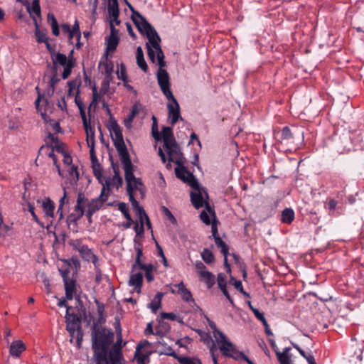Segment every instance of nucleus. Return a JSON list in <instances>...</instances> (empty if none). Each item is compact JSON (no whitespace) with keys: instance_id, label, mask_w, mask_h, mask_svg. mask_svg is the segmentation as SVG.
Segmentation results:
<instances>
[{"instance_id":"f257e3e1","label":"nucleus","mask_w":364,"mask_h":364,"mask_svg":"<svg viewBox=\"0 0 364 364\" xmlns=\"http://www.w3.org/2000/svg\"><path fill=\"white\" fill-rule=\"evenodd\" d=\"M156 53L158 65L159 66L156 73L157 81L164 95L168 101L171 102L167 104V109L168 117L171 118V123L172 125H173L179 119L182 120L183 118L180 114L179 105L170 88L171 82L169 75L168 72L164 69V68L166 65V61L164 60V54L162 50L156 52Z\"/></svg>"},{"instance_id":"f03ea898","label":"nucleus","mask_w":364,"mask_h":364,"mask_svg":"<svg viewBox=\"0 0 364 364\" xmlns=\"http://www.w3.org/2000/svg\"><path fill=\"white\" fill-rule=\"evenodd\" d=\"M91 336L95 363L107 364L108 350L114 341V332L94 323Z\"/></svg>"},{"instance_id":"7ed1b4c3","label":"nucleus","mask_w":364,"mask_h":364,"mask_svg":"<svg viewBox=\"0 0 364 364\" xmlns=\"http://www.w3.org/2000/svg\"><path fill=\"white\" fill-rule=\"evenodd\" d=\"M135 15L136 17L135 18H133L132 21L137 28L139 32L142 35H146L149 39V43L146 44L147 55L149 60L152 63H154L156 52L161 50L159 44L161 38L156 31L140 13H137Z\"/></svg>"},{"instance_id":"20e7f679","label":"nucleus","mask_w":364,"mask_h":364,"mask_svg":"<svg viewBox=\"0 0 364 364\" xmlns=\"http://www.w3.org/2000/svg\"><path fill=\"white\" fill-rule=\"evenodd\" d=\"M107 128L119 156L128 154L129 152L123 138L122 129L114 117H110Z\"/></svg>"},{"instance_id":"39448f33","label":"nucleus","mask_w":364,"mask_h":364,"mask_svg":"<svg viewBox=\"0 0 364 364\" xmlns=\"http://www.w3.org/2000/svg\"><path fill=\"white\" fill-rule=\"evenodd\" d=\"M117 341L113 344L111 349L108 350L107 364H125L122 354V329L119 326L116 328ZM126 343H124V346Z\"/></svg>"},{"instance_id":"423d86ee","label":"nucleus","mask_w":364,"mask_h":364,"mask_svg":"<svg viewBox=\"0 0 364 364\" xmlns=\"http://www.w3.org/2000/svg\"><path fill=\"white\" fill-rule=\"evenodd\" d=\"M191 188V200L193 205L196 208L199 209L205 205L206 208L215 216V212L210 208L208 202L204 201V197H208L206 189L201 187L200 183H188Z\"/></svg>"},{"instance_id":"0eeeda50","label":"nucleus","mask_w":364,"mask_h":364,"mask_svg":"<svg viewBox=\"0 0 364 364\" xmlns=\"http://www.w3.org/2000/svg\"><path fill=\"white\" fill-rule=\"evenodd\" d=\"M163 147L168 156L167 159L166 154L163 151V149L161 148L159 149V155L163 163L165 164L167 161H168V162L175 163L185 159L181 151V148L176 140H173L169 142L168 145L164 144Z\"/></svg>"},{"instance_id":"6e6552de","label":"nucleus","mask_w":364,"mask_h":364,"mask_svg":"<svg viewBox=\"0 0 364 364\" xmlns=\"http://www.w3.org/2000/svg\"><path fill=\"white\" fill-rule=\"evenodd\" d=\"M221 343L218 345L223 355L235 360L242 359L247 363L250 360L247 355L236 348V346L228 339L225 334H221Z\"/></svg>"},{"instance_id":"1a4fd4ad","label":"nucleus","mask_w":364,"mask_h":364,"mask_svg":"<svg viewBox=\"0 0 364 364\" xmlns=\"http://www.w3.org/2000/svg\"><path fill=\"white\" fill-rule=\"evenodd\" d=\"M53 69L56 70V65L58 64L63 67V71L62 73V78L65 80L69 77L72 73V70L75 65V59L70 58L67 59V56L65 54L58 53L55 56L52 58Z\"/></svg>"},{"instance_id":"9d476101","label":"nucleus","mask_w":364,"mask_h":364,"mask_svg":"<svg viewBox=\"0 0 364 364\" xmlns=\"http://www.w3.org/2000/svg\"><path fill=\"white\" fill-rule=\"evenodd\" d=\"M103 187L101 190V193L99 197L93 199L89 204L88 208L95 213L99 210L102 205L107 200L108 196L109 194V187L115 183H102Z\"/></svg>"},{"instance_id":"9b49d317","label":"nucleus","mask_w":364,"mask_h":364,"mask_svg":"<svg viewBox=\"0 0 364 364\" xmlns=\"http://www.w3.org/2000/svg\"><path fill=\"white\" fill-rule=\"evenodd\" d=\"M59 271L64 282L66 299L72 300L76 292V282L69 277L70 271L68 269H60Z\"/></svg>"},{"instance_id":"f8f14e48","label":"nucleus","mask_w":364,"mask_h":364,"mask_svg":"<svg viewBox=\"0 0 364 364\" xmlns=\"http://www.w3.org/2000/svg\"><path fill=\"white\" fill-rule=\"evenodd\" d=\"M185 162L186 159L175 162L176 164L175 168L176 176L182 180L183 182H197L193 174L184 166Z\"/></svg>"},{"instance_id":"ddd939ff","label":"nucleus","mask_w":364,"mask_h":364,"mask_svg":"<svg viewBox=\"0 0 364 364\" xmlns=\"http://www.w3.org/2000/svg\"><path fill=\"white\" fill-rule=\"evenodd\" d=\"M119 157L124 166L126 182H140L139 179L136 178L133 173L132 164L129 153L124 155H121Z\"/></svg>"},{"instance_id":"4468645a","label":"nucleus","mask_w":364,"mask_h":364,"mask_svg":"<svg viewBox=\"0 0 364 364\" xmlns=\"http://www.w3.org/2000/svg\"><path fill=\"white\" fill-rule=\"evenodd\" d=\"M66 329L69 332L71 337L70 342L73 341V338H75L76 346L78 348H80L81 347L83 338V332L82 330L81 324L77 325L75 323H67Z\"/></svg>"},{"instance_id":"2eb2a0df","label":"nucleus","mask_w":364,"mask_h":364,"mask_svg":"<svg viewBox=\"0 0 364 364\" xmlns=\"http://www.w3.org/2000/svg\"><path fill=\"white\" fill-rule=\"evenodd\" d=\"M144 183H127V191L129 198V200L132 205L134 210L136 211L139 218H141V215H145V210L139 205V202L136 200V197L134 196L132 193V188L131 186L133 185H143Z\"/></svg>"},{"instance_id":"dca6fc26","label":"nucleus","mask_w":364,"mask_h":364,"mask_svg":"<svg viewBox=\"0 0 364 364\" xmlns=\"http://www.w3.org/2000/svg\"><path fill=\"white\" fill-rule=\"evenodd\" d=\"M47 139L50 141V149L53 151H57L59 154H65L66 151V145L63 142L60 141L58 136L55 134L49 133L47 136Z\"/></svg>"},{"instance_id":"f3484780","label":"nucleus","mask_w":364,"mask_h":364,"mask_svg":"<svg viewBox=\"0 0 364 364\" xmlns=\"http://www.w3.org/2000/svg\"><path fill=\"white\" fill-rule=\"evenodd\" d=\"M83 127L86 132V141L90 150H95V129L90 125L87 119L82 120Z\"/></svg>"},{"instance_id":"a211bd4d","label":"nucleus","mask_w":364,"mask_h":364,"mask_svg":"<svg viewBox=\"0 0 364 364\" xmlns=\"http://www.w3.org/2000/svg\"><path fill=\"white\" fill-rule=\"evenodd\" d=\"M90 154L93 173L95 176L96 178L99 181V182H102L101 178L102 176V169L100 163L98 162L95 151L90 150Z\"/></svg>"},{"instance_id":"6ab92c4d","label":"nucleus","mask_w":364,"mask_h":364,"mask_svg":"<svg viewBox=\"0 0 364 364\" xmlns=\"http://www.w3.org/2000/svg\"><path fill=\"white\" fill-rule=\"evenodd\" d=\"M143 284V274L141 272H131L129 280V285L134 287L137 293L141 291Z\"/></svg>"},{"instance_id":"aec40b11","label":"nucleus","mask_w":364,"mask_h":364,"mask_svg":"<svg viewBox=\"0 0 364 364\" xmlns=\"http://www.w3.org/2000/svg\"><path fill=\"white\" fill-rule=\"evenodd\" d=\"M26 349V345L21 340H16L11 343L9 353L12 357L18 358Z\"/></svg>"},{"instance_id":"412c9836","label":"nucleus","mask_w":364,"mask_h":364,"mask_svg":"<svg viewBox=\"0 0 364 364\" xmlns=\"http://www.w3.org/2000/svg\"><path fill=\"white\" fill-rule=\"evenodd\" d=\"M175 287L178 289L177 291L174 289L171 290L173 294L177 293L181 295L183 300L185 301H193V296L191 292L186 288L183 282H181L179 284L175 285Z\"/></svg>"},{"instance_id":"4be33fe9","label":"nucleus","mask_w":364,"mask_h":364,"mask_svg":"<svg viewBox=\"0 0 364 364\" xmlns=\"http://www.w3.org/2000/svg\"><path fill=\"white\" fill-rule=\"evenodd\" d=\"M134 250L136 252V257L134 263L132 264V272H135V271L138 270V267L144 264L141 261V257L143 255L142 245L139 241V240L136 238L134 239Z\"/></svg>"},{"instance_id":"5701e85b","label":"nucleus","mask_w":364,"mask_h":364,"mask_svg":"<svg viewBox=\"0 0 364 364\" xmlns=\"http://www.w3.org/2000/svg\"><path fill=\"white\" fill-rule=\"evenodd\" d=\"M217 282L218 287L220 289L221 291L224 294V296L227 298V299L230 302V304L233 306L234 301L230 295L229 294L227 290V284H226V278L224 274L219 273L217 277Z\"/></svg>"},{"instance_id":"b1692460","label":"nucleus","mask_w":364,"mask_h":364,"mask_svg":"<svg viewBox=\"0 0 364 364\" xmlns=\"http://www.w3.org/2000/svg\"><path fill=\"white\" fill-rule=\"evenodd\" d=\"M291 350L290 347L285 348L282 352H277V357L280 364H294L291 359V355L289 352Z\"/></svg>"},{"instance_id":"393cba45","label":"nucleus","mask_w":364,"mask_h":364,"mask_svg":"<svg viewBox=\"0 0 364 364\" xmlns=\"http://www.w3.org/2000/svg\"><path fill=\"white\" fill-rule=\"evenodd\" d=\"M151 354V351H141V350L136 348L134 359L137 364H146L149 362V356Z\"/></svg>"},{"instance_id":"a878e982","label":"nucleus","mask_w":364,"mask_h":364,"mask_svg":"<svg viewBox=\"0 0 364 364\" xmlns=\"http://www.w3.org/2000/svg\"><path fill=\"white\" fill-rule=\"evenodd\" d=\"M166 355L173 356L181 364H202L200 360L198 358L186 356H178L174 351L170 353H166Z\"/></svg>"},{"instance_id":"bb28decb","label":"nucleus","mask_w":364,"mask_h":364,"mask_svg":"<svg viewBox=\"0 0 364 364\" xmlns=\"http://www.w3.org/2000/svg\"><path fill=\"white\" fill-rule=\"evenodd\" d=\"M199 277L200 280L205 284L208 289H210L215 284V277L209 271L202 272Z\"/></svg>"},{"instance_id":"cd10ccee","label":"nucleus","mask_w":364,"mask_h":364,"mask_svg":"<svg viewBox=\"0 0 364 364\" xmlns=\"http://www.w3.org/2000/svg\"><path fill=\"white\" fill-rule=\"evenodd\" d=\"M41 205L44 213L48 217L53 218L54 216L55 205L49 198H44L42 200Z\"/></svg>"},{"instance_id":"c85d7f7f","label":"nucleus","mask_w":364,"mask_h":364,"mask_svg":"<svg viewBox=\"0 0 364 364\" xmlns=\"http://www.w3.org/2000/svg\"><path fill=\"white\" fill-rule=\"evenodd\" d=\"M45 151L46 154L48 156L49 158L52 159L54 165L56 166L59 174H60V165L58 164L57 156L55 155L53 150L50 149V146L47 144L46 146L43 145L39 151L38 154H41L42 152Z\"/></svg>"},{"instance_id":"c756f323","label":"nucleus","mask_w":364,"mask_h":364,"mask_svg":"<svg viewBox=\"0 0 364 364\" xmlns=\"http://www.w3.org/2000/svg\"><path fill=\"white\" fill-rule=\"evenodd\" d=\"M60 79L58 77L56 70H55L53 74L50 78L48 82V87L46 90V93L48 97H52L55 90L56 85L60 82Z\"/></svg>"},{"instance_id":"7c9ffc66","label":"nucleus","mask_w":364,"mask_h":364,"mask_svg":"<svg viewBox=\"0 0 364 364\" xmlns=\"http://www.w3.org/2000/svg\"><path fill=\"white\" fill-rule=\"evenodd\" d=\"M109 86V82L102 85V87L100 90V93H98L97 88L95 85L92 87V100L90 106L92 104H97L101 97V95H105L107 91V87Z\"/></svg>"},{"instance_id":"2f4dec72","label":"nucleus","mask_w":364,"mask_h":364,"mask_svg":"<svg viewBox=\"0 0 364 364\" xmlns=\"http://www.w3.org/2000/svg\"><path fill=\"white\" fill-rule=\"evenodd\" d=\"M161 137L164 141V144H168L169 142L172 141L173 140H176L173 129L171 127H164L161 132Z\"/></svg>"},{"instance_id":"473e14b6","label":"nucleus","mask_w":364,"mask_h":364,"mask_svg":"<svg viewBox=\"0 0 364 364\" xmlns=\"http://www.w3.org/2000/svg\"><path fill=\"white\" fill-rule=\"evenodd\" d=\"M136 63L138 66L145 73L148 71V65L144 58V53L140 46L136 49Z\"/></svg>"},{"instance_id":"72a5a7b5","label":"nucleus","mask_w":364,"mask_h":364,"mask_svg":"<svg viewBox=\"0 0 364 364\" xmlns=\"http://www.w3.org/2000/svg\"><path fill=\"white\" fill-rule=\"evenodd\" d=\"M75 102L76 105L77 106V107L79 109L82 120L86 119L87 117H86V113H85V105L83 104V102H82V99H81V97L80 96V90H79V89L77 90V92H76V94H75Z\"/></svg>"},{"instance_id":"f704fd0d","label":"nucleus","mask_w":364,"mask_h":364,"mask_svg":"<svg viewBox=\"0 0 364 364\" xmlns=\"http://www.w3.org/2000/svg\"><path fill=\"white\" fill-rule=\"evenodd\" d=\"M107 12L109 16L117 17L119 14V4L117 0H107Z\"/></svg>"},{"instance_id":"c9c22d12","label":"nucleus","mask_w":364,"mask_h":364,"mask_svg":"<svg viewBox=\"0 0 364 364\" xmlns=\"http://www.w3.org/2000/svg\"><path fill=\"white\" fill-rule=\"evenodd\" d=\"M138 269L144 270L145 277L148 282H151L154 280V277L153 275L154 265L152 264H145L138 267Z\"/></svg>"},{"instance_id":"e433bc0d","label":"nucleus","mask_w":364,"mask_h":364,"mask_svg":"<svg viewBox=\"0 0 364 364\" xmlns=\"http://www.w3.org/2000/svg\"><path fill=\"white\" fill-rule=\"evenodd\" d=\"M164 294L161 292H158L153 301L150 303L149 307L151 309L153 313L156 314L159 309L161 308V299Z\"/></svg>"},{"instance_id":"4c0bfd02","label":"nucleus","mask_w":364,"mask_h":364,"mask_svg":"<svg viewBox=\"0 0 364 364\" xmlns=\"http://www.w3.org/2000/svg\"><path fill=\"white\" fill-rule=\"evenodd\" d=\"M41 116H42L43 119L46 122H49L50 125L52 127L53 130L55 132V134L62 132V129H61V127L60 126V123L58 122L55 121V119H50L48 120V117L44 112H41Z\"/></svg>"},{"instance_id":"58836bf2","label":"nucleus","mask_w":364,"mask_h":364,"mask_svg":"<svg viewBox=\"0 0 364 364\" xmlns=\"http://www.w3.org/2000/svg\"><path fill=\"white\" fill-rule=\"evenodd\" d=\"M294 219V212L291 208H285L282 212V221L285 223H291Z\"/></svg>"},{"instance_id":"ea45409f","label":"nucleus","mask_w":364,"mask_h":364,"mask_svg":"<svg viewBox=\"0 0 364 364\" xmlns=\"http://www.w3.org/2000/svg\"><path fill=\"white\" fill-rule=\"evenodd\" d=\"M119 41V37H114L113 36H109V38L107 40L106 51L114 52L117 49Z\"/></svg>"},{"instance_id":"a19ab883","label":"nucleus","mask_w":364,"mask_h":364,"mask_svg":"<svg viewBox=\"0 0 364 364\" xmlns=\"http://www.w3.org/2000/svg\"><path fill=\"white\" fill-rule=\"evenodd\" d=\"M215 243L218 248H220V252L225 257H228L229 247L228 245L220 237H215Z\"/></svg>"},{"instance_id":"79ce46f5","label":"nucleus","mask_w":364,"mask_h":364,"mask_svg":"<svg viewBox=\"0 0 364 364\" xmlns=\"http://www.w3.org/2000/svg\"><path fill=\"white\" fill-rule=\"evenodd\" d=\"M200 255L203 260L208 264H213L215 262V256L213 253L207 248L203 250Z\"/></svg>"},{"instance_id":"37998d69","label":"nucleus","mask_w":364,"mask_h":364,"mask_svg":"<svg viewBox=\"0 0 364 364\" xmlns=\"http://www.w3.org/2000/svg\"><path fill=\"white\" fill-rule=\"evenodd\" d=\"M70 309H71V307H68V309L66 310V316H65L66 324L67 323H75L77 325L80 324V319L78 317V316L75 313L70 314L69 311H70Z\"/></svg>"},{"instance_id":"c03bdc74","label":"nucleus","mask_w":364,"mask_h":364,"mask_svg":"<svg viewBox=\"0 0 364 364\" xmlns=\"http://www.w3.org/2000/svg\"><path fill=\"white\" fill-rule=\"evenodd\" d=\"M132 188V193L134 197L140 196L143 198L145 196V187L144 183L143 185H133L131 186Z\"/></svg>"},{"instance_id":"a18cd8bd","label":"nucleus","mask_w":364,"mask_h":364,"mask_svg":"<svg viewBox=\"0 0 364 364\" xmlns=\"http://www.w3.org/2000/svg\"><path fill=\"white\" fill-rule=\"evenodd\" d=\"M81 257L87 261L90 262L91 257H93V252L91 249L88 247L87 245H85L84 247L79 252Z\"/></svg>"},{"instance_id":"49530a36","label":"nucleus","mask_w":364,"mask_h":364,"mask_svg":"<svg viewBox=\"0 0 364 364\" xmlns=\"http://www.w3.org/2000/svg\"><path fill=\"white\" fill-rule=\"evenodd\" d=\"M141 107V105L140 103H135L132 107L131 112L129 113L128 118L127 119V122H132L135 117L138 114L140 108Z\"/></svg>"},{"instance_id":"de8ad7c7","label":"nucleus","mask_w":364,"mask_h":364,"mask_svg":"<svg viewBox=\"0 0 364 364\" xmlns=\"http://www.w3.org/2000/svg\"><path fill=\"white\" fill-rule=\"evenodd\" d=\"M209 326L213 331V336H214L216 341L219 344L220 343H221V340H222L221 334H224V333L217 328L216 325L213 321H209Z\"/></svg>"},{"instance_id":"09e8293b","label":"nucleus","mask_w":364,"mask_h":364,"mask_svg":"<svg viewBox=\"0 0 364 364\" xmlns=\"http://www.w3.org/2000/svg\"><path fill=\"white\" fill-rule=\"evenodd\" d=\"M293 138V134L288 126L284 127L281 130L280 139L282 141L289 140Z\"/></svg>"},{"instance_id":"8fccbe9b","label":"nucleus","mask_w":364,"mask_h":364,"mask_svg":"<svg viewBox=\"0 0 364 364\" xmlns=\"http://www.w3.org/2000/svg\"><path fill=\"white\" fill-rule=\"evenodd\" d=\"M35 90H36V92L38 93V97L35 101V106L38 111H41V109L40 108V102L41 101L42 99H43L45 103L47 105L48 100H47V99L44 98V94L41 93V90L38 86H36Z\"/></svg>"},{"instance_id":"3c124183","label":"nucleus","mask_w":364,"mask_h":364,"mask_svg":"<svg viewBox=\"0 0 364 364\" xmlns=\"http://www.w3.org/2000/svg\"><path fill=\"white\" fill-rule=\"evenodd\" d=\"M36 24L37 25V23L36 22ZM35 35H36V41L38 43H47V41H48V38L46 36V34L40 31L38 28V26H36V31H35Z\"/></svg>"},{"instance_id":"603ef678","label":"nucleus","mask_w":364,"mask_h":364,"mask_svg":"<svg viewBox=\"0 0 364 364\" xmlns=\"http://www.w3.org/2000/svg\"><path fill=\"white\" fill-rule=\"evenodd\" d=\"M69 245L78 252L84 247V245L80 239L72 240L69 241Z\"/></svg>"},{"instance_id":"864d4df0","label":"nucleus","mask_w":364,"mask_h":364,"mask_svg":"<svg viewBox=\"0 0 364 364\" xmlns=\"http://www.w3.org/2000/svg\"><path fill=\"white\" fill-rule=\"evenodd\" d=\"M139 220L140 222V225H139L138 223H136L134 227V229L136 232V237L134 238H136V239H138L137 238L138 236L142 235L144 232V222L142 221L141 218H139Z\"/></svg>"},{"instance_id":"5fc2aeb1","label":"nucleus","mask_w":364,"mask_h":364,"mask_svg":"<svg viewBox=\"0 0 364 364\" xmlns=\"http://www.w3.org/2000/svg\"><path fill=\"white\" fill-rule=\"evenodd\" d=\"M117 77L119 80H122L124 82H128L126 67L124 64H121L120 70L117 71Z\"/></svg>"},{"instance_id":"6e6d98bb","label":"nucleus","mask_w":364,"mask_h":364,"mask_svg":"<svg viewBox=\"0 0 364 364\" xmlns=\"http://www.w3.org/2000/svg\"><path fill=\"white\" fill-rule=\"evenodd\" d=\"M63 191H64V195L60 200V204H59V206H58V208L57 210V213L60 215V218H62L63 217L62 209H63L64 203H65V200L67 203L68 202V200L66 198L67 196H66V191H65V187L63 188Z\"/></svg>"},{"instance_id":"4d7b16f0","label":"nucleus","mask_w":364,"mask_h":364,"mask_svg":"<svg viewBox=\"0 0 364 364\" xmlns=\"http://www.w3.org/2000/svg\"><path fill=\"white\" fill-rule=\"evenodd\" d=\"M68 171L69 172L70 176L73 179H75L77 181L78 180V178H79V173H78V171H77V168L76 166H75L73 164L69 166H68Z\"/></svg>"},{"instance_id":"13d9d810","label":"nucleus","mask_w":364,"mask_h":364,"mask_svg":"<svg viewBox=\"0 0 364 364\" xmlns=\"http://www.w3.org/2000/svg\"><path fill=\"white\" fill-rule=\"evenodd\" d=\"M80 82H77V80H70L68 82L67 85L68 86V96L72 95V92H73V90H75L76 88V87H78L80 85Z\"/></svg>"},{"instance_id":"bf43d9fd","label":"nucleus","mask_w":364,"mask_h":364,"mask_svg":"<svg viewBox=\"0 0 364 364\" xmlns=\"http://www.w3.org/2000/svg\"><path fill=\"white\" fill-rule=\"evenodd\" d=\"M11 227L6 224H1L0 225V237H6L11 230Z\"/></svg>"},{"instance_id":"052dcab7","label":"nucleus","mask_w":364,"mask_h":364,"mask_svg":"<svg viewBox=\"0 0 364 364\" xmlns=\"http://www.w3.org/2000/svg\"><path fill=\"white\" fill-rule=\"evenodd\" d=\"M32 11L38 16H41V6L39 0H33L31 6Z\"/></svg>"},{"instance_id":"680f3d73","label":"nucleus","mask_w":364,"mask_h":364,"mask_svg":"<svg viewBox=\"0 0 364 364\" xmlns=\"http://www.w3.org/2000/svg\"><path fill=\"white\" fill-rule=\"evenodd\" d=\"M214 218H215V216H214ZM211 232L214 240L215 237H220L218 232V221L215 220V218H214L211 224Z\"/></svg>"},{"instance_id":"e2e57ef3","label":"nucleus","mask_w":364,"mask_h":364,"mask_svg":"<svg viewBox=\"0 0 364 364\" xmlns=\"http://www.w3.org/2000/svg\"><path fill=\"white\" fill-rule=\"evenodd\" d=\"M71 31L74 33H76V38H78V40H80L81 32L80 30V26H79L77 20H76L75 21V23L73 24V27L71 28Z\"/></svg>"},{"instance_id":"0e129e2a","label":"nucleus","mask_w":364,"mask_h":364,"mask_svg":"<svg viewBox=\"0 0 364 364\" xmlns=\"http://www.w3.org/2000/svg\"><path fill=\"white\" fill-rule=\"evenodd\" d=\"M338 202L334 199H329V200L326 203L325 208H328L330 211L335 210L337 206Z\"/></svg>"},{"instance_id":"69168bd1","label":"nucleus","mask_w":364,"mask_h":364,"mask_svg":"<svg viewBox=\"0 0 364 364\" xmlns=\"http://www.w3.org/2000/svg\"><path fill=\"white\" fill-rule=\"evenodd\" d=\"M234 286L235 289H237L240 293L249 296V294L244 290L241 281L235 279Z\"/></svg>"},{"instance_id":"338daca9","label":"nucleus","mask_w":364,"mask_h":364,"mask_svg":"<svg viewBox=\"0 0 364 364\" xmlns=\"http://www.w3.org/2000/svg\"><path fill=\"white\" fill-rule=\"evenodd\" d=\"M200 218L206 225L212 224V222H211V220L210 219V217H209L208 214L205 210H203L200 213Z\"/></svg>"},{"instance_id":"774afa93","label":"nucleus","mask_w":364,"mask_h":364,"mask_svg":"<svg viewBox=\"0 0 364 364\" xmlns=\"http://www.w3.org/2000/svg\"><path fill=\"white\" fill-rule=\"evenodd\" d=\"M196 269H197L198 275H200L202 272H207L206 267L205 264L200 260L196 262L195 264Z\"/></svg>"}]
</instances>
